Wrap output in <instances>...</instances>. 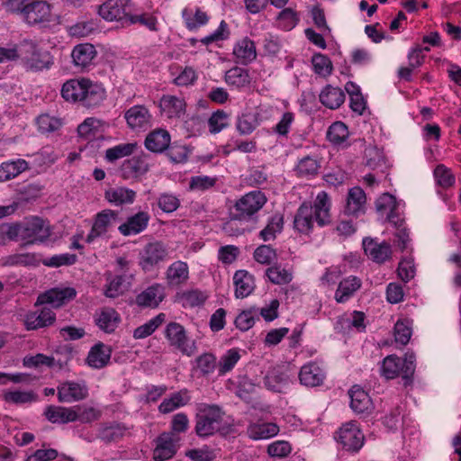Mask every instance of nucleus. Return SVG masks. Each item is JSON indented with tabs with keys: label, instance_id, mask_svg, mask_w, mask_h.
<instances>
[{
	"label": "nucleus",
	"instance_id": "nucleus-27",
	"mask_svg": "<svg viewBox=\"0 0 461 461\" xmlns=\"http://www.w3.org/2000/svg\"><path fill=\"white\" fill-rule=\"evenodd\" d=\"M149 215L146 212H139L129 217L119 226V231L124 236L135 235L143 231L149 221Z\"/></svg>",
	"mask_w": 461,
	"mask_h": 461
},
{
	"label": "nucleus",
	"instance_id": "nucleus-9",
	"mask_svg": "<svg viewBox=\"0 0 461 461\" xmlns=\"http://www.w3.org/2000/svg\"><path fill=\"white\" fill-rule=\"evenodd\" d=\"M167 257V246L161 241H152L146 244L140 253V266L144 271L149 272Z\"/></svg>",
	"mask_w": 461,
	"mask_h": 461
},
{
	"label": "nucleus",
	"instance_id": "nucleus-61",
	"mask_svg": "<svg viewBox=\"0 0 461 461\" xmlns=\"http://www.w3.org/2000/svg\"><path fill=\"white\" fill-rule=\"evenodd\" d=\"M434 177L437 184L442 188H448L455 184V176L450 169L440 164L434 169Z\"/></svg>",
	"mask_w": 461,
	"mask_h": 461
},
{
	"label": "nucleus",
	"instance_id": "nucleus-5",
	"mask_svg": "<svg viewBox=\"0 0 461 461\" xmlns=\"http://www.w3.org/2000/svg\"><path fill=\"white\" fill-rule=\"evenodd\" d=\"M15 238L25 244L43 242L51 235L50 225L40 217H32L22 223L14 224Z\"/></svg>",
	"mask_w": 461,
	"mask_h": 461
},
{
	"label": "nucleus",
	"instance_id": "nucleus-13",
	"mask_svg": "<svg viewBox=\"0 0 461 461\" xmlns=\"http://www.w3.org/2000/svg\"><path fill=\"white\" fill-rule=\"evenodd\" d=\"M118 219V212L105 209L98 212L95 218L94 224L88 235L86 242L91 243L96 238L104 235Z\"/></svg>",
	"mask_w": 461,
	"mask_h": 461
},
{
	"label": "nucleus",
	"instance_id": "nucleus-47",
	"mask_svg": "<svg viewBox=\"0 0 461 461\" xmlns=\"http://www.w3.org/2000/svg\"><path fill=\"white\" fill-rule=\"evenodd\" d=\"M166 321V314L161 312L150 319L148 322L136 328L133 331V338L142 339L150 336Z\"/></svg>",
	"mask_w": 461,
	"mask_h": 461
},
{
	"label": "nucleus",
	"instance_id": "nucleus-6",
	"mask_svg": "<svg viewBox=\"0 0 461 461\" xmlns=\"http://www.w3.org/2000/svg\"><path fill=\"white\" fill-rule=\"evenodd\" d=\"M267 203V197L261 191H252L244 194L234 204L230 212L232 220L248 221Z\"/></svg>",
	"mask_w": 461,
	"mask_h": 461
},
{
	"label": "nucleus",
	"instance_id": "nucleus-63",
	"mask_svg": "<svg viewBox=\"0 0 461 461\" xmlns=\"http://www.w3.org/2000/svg\"><path fill=\"white\" fill-rule=\"evenodd\" d=\"M127 22L130 24L140 23L151 32L158 31V19L154 15L147 13L134 15L129 14L127 16Z\"/></svg>",
	"mask_w": 461,
	"mask_h": 461
},
{
	"label": "nucleus",
	"instance_id": "nucleus-18",
	"mask_svg": "<svg viewBox=\"0 0 461 461\" xmlns=\"http://www.w3.org/2000/svg\"><path fill=\"white\" fill-rule=\"evenodd\" d=\"M56 321V314L49 307L29 312L24 317V326L27 330H34L52 325Z\"/></svg>",
	"mask_w": 461,
	"mask_h": 461
},
{
	"label": "nucleus",
	"instance_id": "nucleus-56",
	"mask_svg": "<svg viewBox=\"0 0 461 461\" xmlns=\"http://www.w3.org/2000/svg\"><path fill=\"white\" fill-rule=\"evenodd\" d=\"M196 366L202 375L208 376L217 368L216 357L211 353H203L196 360Z\"/></svg>",
	"mask_w": 461,
	"mask_h": 461
},
{
	"label": "nucleus",
	"instance_id": "nucleus-29",
	"mask_svg": "<svg viewBox=\"0 0 461 461\" xmlns=\"http://www.w3.org/2000/svg\"><path fill=\"white\" fill-rule=\"evenodd\" d=\"M150 118L149 110L143 105H134L125 113L126 122L131 129L148 128Z\"/></svg>",
	"mask_w": 461,
	"mask_h": 461
},
{
	"label": "nucleus",
	"instance_id": "nucleus-34",
	"mask_svg": "<svg viewBox=\"0 0 461 461\" xmlns=\"http://www.w3.org/2000/svg\"><path fill=\"white\" fill-rule=\"evenodd\" d=\"M44 416L51 423H62L76 421L73 407L49 405L44 411Z\"/></svg>",
	"mask_w": 461,
	"mask_h": 461
},
{
	"label": "nucleus",
	"instance_id": "nucleus-36",
	"mask_svg": "<svg viewBox=\"0 0 461 461\" xmlns=\"http://www.w3.org/2000/svg\"><path fill=\"white\" fill-rule=\"evenodd\" d=\"M120 321V315L113 308L102 309L95 318L96 325L106 333L114 331Z\"/></svg>",
	"mask_w": 461,
	"mask_h": 461
},
{
	"label": "nucleus",
	"instance_id": "nucleus-43",
	"mask_svg": "<svg viewBox=\"0 0 461 461\" xmlns=\"http://www.w3.org/2000/svg\"><path fill=\"white\" fill-rule=\"evenodd\" d=\"M224 79L229 86L237 88L249 86L251 81L249 71L240 67H234L229 69L225 73Z\"/></svg>",
	"mask_w": 461,
	"mask_h": 461
},
{
	"label": "nucleus",
	"instance_id": "nucleus-59",
	"mask_svg": "<svg viewBox=\"0 0 461 461\" xmlns=\"http://www.w3.org/2000/svg\"><path fill=\"white\" fill-rule=\"evenodd\" d=\"M106 280L108 281L104 290V294L106 297L115 298L122 294L126 288L124 284L125 280L122 276H112L109 275Z\"/></svg>",
	"mask_w": 461,
	"mask_h": 461
},
{
	"label": "nucleus",
	"instance_id": "nucleus-52",
	"mask_svg": "<svg viewBox=\"0 0 461 461\" xmlns=\"http://www.w3.org/2000/svg\"><path fill=\"white\" fill-rule=\"evenodd\" d=\"M346 89L350 97V108L357 114H362L366 109V102L359 88L352 82L347 84Z\"/></svg>",
	"mask_w": 461,
	"mask_h": 461
},
{
	"label": "nucleus",
	"instance_id": "nucleus-10",
	"mask_svg": "<svg viewBox=\"0 0 461 461\" xmlns=\"http://www.w3.org/2000/svg\"><path fill=\"white\" fill-rule=\"evenodd\" d=\"M336 439L352 452L358 451L364 444V435L354 421L344 424L336 433Z\"/></svg>",
	"mask_w": 461,
	"mask_h": 461
},
{
	"label": "nucleus",
	"instance_id": "nucleus-7",
	"mask_svg": "<svg viewBox=\"0 0 461 461\" xmlns=\"http://www.w3.org/2000/svg\"><path fill=\"white\" fill-rule=\"evenodd\" d=\"M196 416L195 432L199 437L212 435L222 420L223 412L218 405H204Z\"/></svg>",
	"mask_w": 461,
	"mask_h": 461
},
{
	"label": "nucleus",
	"instance_id": "nucleus-17",
	"mask_svg": "<svg viewBox=\"0 0 461 461\" xmlns=\"http://www.w3.org/2000/svg\"><path fill=\"white\" fill-rule=\"evenodd\" d=\"M366 197L364 190L359 186H354L348 192L344 214L357 218L365 213Z\"/></svg>",
	"mask_w": 461,
	"mask_h": 461
},
{
	"label": "nucleus",
	"instance_id": "nucleus-46",
	"mask_svg": "<svg viewBox=\"0 0 461 461\" xmlns=\"http://www.w3.org/2000/svg\"><path fill=\"white\" fill-rule=\"evenodd\" d=\"M40 263V259L34 253H17L6 257L3 265L8 267H35Z\"/></svg>",
	"mask_w": 461,
	"mask_h": 461
},
{
	"label": "nucleus",
	"instance_id": "nucleus-33",
	"mask_svg": "<svg viewBox=\"0 0 461 461\" xmlns=\"http://www.w3.org/2000/svg\"><path fill=\"white\" fill-rule=\"evenodd\" d=\"M233 283L237 298L249 296L255 288L254 277L246 270L236 271L233 276Z\"/></svg>",
	"mask_w": 461,
	"mask_h": 461
},
{
	"label": "nucleus",
	"instance_id": "nucleus-19",
	"mask_svg": "<svg viewBox=\"0 0 461 461\" xmlns=\"http://www.w3.org/2000/svg\"><path fill=\"white\" fill-rule=\"evenodd\" d=\"M159 107L161 113L167 118H181L185 113L186 103L184 98L172 95H164L159 101Z\"/></svg>",
	"mask_w": 461,
	"mask_h": 461
},
{
	"label": "nucleus",
	"instance_id": "nucleus-12",
	"mask_svg": "<svg viewBox=\"0 0 461 461\" xmlns=\"http://www.w3.org/2000/svg\"><path fill=\"white\" fill-rule=\"evenodd\" d=\"M179 437L173 432H164L156 439V447L153 451L155 461H166L172 458L177 451Z\"/></svg>",
	"mask_w": 461,
	"mask_h": 461
},
{
	"label": "nucleus",
	"instance_id": "nucleus-24",
	"mask_svg": "<svg viewBox=\"0 0 461 461\" xmlns=\"http://www.w3.org/2000/svg\"><path fill=\"white\" fill-rule=\"evenodd\" d=\"M232 54L236 63L241 65L249 64L257 58L254 41L248 37L242 38L234 45Z\"/></svg>",
	"mask_w": 461,
	"mask_h": 461
},
{
	"label": "nucleus",
	"instance_id": "nucleus-55",
	"mask_svg": "<svg viewBox=\"0 0 461 461\" xmlns=\"http://www.w3.org/2000/svg\"><path fill=\"white\" fill-rule=\"evenodd\" d=\"M258 125V122L256 114L250 113L239 116L236 122V128L241 135L250 134Z\"/></svg>",
	"mask_w": 461,
	"mask_h": 461
},
{
	"label": "nucleus",
	"instance_id": "nucleus-58",
	"mask_svg": "<svg viewBox=\"0 0 461 461\" xmlns=\"http://www.w3.org/2000/svg\"><path fill=\"white\" fill-rule=\"evenodd\" d=\"M348 136L347 125L342 122H333L327 132L329 140L335 144H340L346 140Z\"/></svg>",
	"mask_w": 461,
	"mask_h": 461
},
{
	"label": "nucleus",
	"instance_id": "nucleus-16",
	"mask_svg": "<svg viewBox=\"0 0 461 461\" xmlns=\"http://www.w3.org/2000/svg\"><path fill=\"white\" fill-rule=\"evenodd\" d=\"M88 389L85 382H65L58 386V399L60 402H71L87 397Z\"/></svg>",
	"mask_w": 461,
	"mask_h": 461
},
{
	"label": "nucleus",
	"instance_id": "nucleus-3",
	"mask_svg": "<svg viewBox=\"0 0 461 461\" xmlns=\"http://www.w3.org/2000/svg\"><path fill=\"white\" fill-rule=\"evenodd\" d=\"M18 59L24 68L31 71H41L49 69L54 64V59L50 51L40 47L31 40L23 41L18 46Z\"/></svg>",
	"mask_w": 461,
	"mask_h": 461
},
{
	"label": "nucleus",
	"instance_id": "nucleus-51",
	"mask_svg": "<svg viewBox=\"0 0 461 461\" xmlns=\"http://www.w3.org/2000/svg\"><path fill=\"white\" fill-rule=\"evenodd\" d=\"M283 225V216L276 214L270 219L267 225L259 232V237L264 241L273 240L276 239V234L282 231Z\"/></svg>",
	"mask_w": 461,
	"mask_h": 461
},
{
	"label": "nucleus",
	"instance_id": "nucleus-39",
	"mask_svg": "<svg viewBox=\"0 0 461 461\" xmlns=\"http://www.w3.org/2000/svg\"><path fill=\"white\" fill-rule=\"evenodd\" d=\"M170 135L165 130H158L150 132L146 140V148L152 152H162L169 147Z\"/></svg>",
	"mask_w": 461,
	"mask_h": 461
},
{
	"label": "nucleus",
	"instance_id": "nucleus-48",
	"mask_svg": "<svg viewBox=\"0 0 461 461\" xmlns=\"http://www.w3.org/2000/svg\"><path fill=\"white\" fill-rule=\"evenodd\" d=\"M137 143H121L105 151V159L108 162H114L120 158L129 157L134 153Z\"/></svg>",
	"mask_w": 461,
	"mask_h": 461
},
{
	"label": "nucleus",
	"instance_id": "nucleus-53",
	"mask_svg": "<svg viewBox=\"0 0 461 461\" xmlns=\"http://www.w3.org/2000/svg\"><path fill=\"white\" fill-rule=\"evenodd\" d=\"M73 409L76 420H79L82 423H90L101 417V411L91 406L76 405Z\"/></svg>",
	"mask_w": 461,
	"mask_h": 461
},
{
	"label": "nucleus",
	"instance_id": "nucleus-38",
	"mask_svg": "<svg viewBox=\"0 0 461 461\" xmlns=\"http://www.w3.org/2000/svg\"><path fill=\"white\" fill-rule=\"evenodd\" d=\"M279 432V427L276 423H252L247 429L248 436L254 440L267 439Z\"/></svg>",
	"mask_w": 461,
	"mask_h": 461
},
{
	"label": "nucleus",
	"instance_id": "nucleus-45",
	"mask_svg": "<svg viewBox=\"0 0 461 461\" xmlns=\"http://www.w3.org/2000/svg\"><path fill=\"white\" fill-rule=\"evenodd\" d=\"M241 356L238 348H230L223 354L217 362L218 374L220 376L230 372L240 361Z\"/></svg>",
	"mask_w": 461,
	"mask_h": 461
},
{
	"label": "nucleus",
	"instance_id": "nucleus-62",
	"mask_svg": "<svg viewBox=\"0 0 461 461\" xmlns=\"http://www.w3.org/2000/svg\"><path fill=\"white\" fill-rule=\"evenodd\" d=\"M39 131L42 133H50L58 131L61 125V120L49 114H41L37 118Z\"/></svg>",
	"mask_w": 461,
	"mask_h": 461
},
{
	"label": "nucleus",
	"instance_id": "nucleus-31",
	"mask_svg": "<svg viewBox=\"0 0 461 461\" xmlns=\"http://www.w3.org/2000/svg\"><path fill=\"white\" fill-rule=\"evenodd\" d=\"M324 378L323 370L315 363L304 365L299 374L301 384L310 387L321 385Z\"/></svg>",
	"mask_w": 461,
	"mask_h": 461
},
{
	"label": "nucleus",
	"instance_id": "nucleus-4",
	"mask_svg": "<svg viewBox=\"0 0 461 461\" xmlns=\"http://www.w3.org/2000/svg\"><path fill=\"white\" fill-rule=\"evenodd\" d=\"M415 371V356L412 353L405 354L404 358L395 355L387 356L382 361L380 373L385 379H394L401 376L404 381V385H409L412 382V376Z\"/></svg>",
	"mask_w": 461,
	"mask_h": 461
},
{
	"label": "nucleus",
	"instance_id": "nucleus-23",
	"mask_svg": "<svg viewBox=\"0 0 461 461\" xmlns=\"http://www.w3.org/2000/svg\"><path fill=\"white\" fill-rule=\"evenodd\" d=\"M188 278V265L181 260L173 262L166 271V280L169 287H179L185 284Z\"/></svg>",
	"mask_w": 461,
	"mask_h": 461
},
{
	"label": "nucleus",
	"instance_id": "nucleus-28",
	"mask_svg": "<svg viewBox=\"0 0 461 461\" xmlns=\"http://www.w3.org/2000/svg\"><path fill=\"white\" fill-rule=\"evenodd\" d=\"M350 407L356 413H368L373 408L370 396L360 386L354 385L348 392Z\"/></svg>",
	"mask_w": 461,
	"mask_h": 461
},
{
	"label": "nucleus",
	"instance_id": "nucleus-35",
	"mask_svg": "<svg viewBox=\"0 0 461 461\" xmlns=\"http://www.w3.org/2000/svg\"><path fill=\"white\" fill-rule=\"evenodd\" d=\"M29 169V163L23 158L3 162L0 165V182L11 180Z\"/></svg>",
	"mask_w": 461,
	"mask_h": 461
},
{
	"label": "nucleus",
	"instance_id": "nucleus-32",
	"mask_svg": "<svg viewBox=\"0 0 461 461\" xmlns=\"http://www.w3.org/2000/svg\"><path fill=\"white\" fill-rule=\"evenodd\" d=\"M86 77L67 80L61 87V96L70 103H80L86 87Z\"/></svg>",
	"mask_w": 461,
	"mask_h": 461
},
{
	"label": "nucleus",
	"instance_id": "nucleus-42",
	"mask_svg": "<svg viewBox=\"0 0 461 461\" xmlns=\"http://www.w3.org/2000/svg\"><path fill=\"white\" fill-rule=\"evenodd\" d=\"M136 192L126 187H115L107 190L104 194L105 199L115 205L132 203Z\"/></svg>",
	"mask_w": 461,
	"mask_h": 461
},
{
	"label": "nucleus",
	"instance_id": "nucleus-15",
	"mask_svg": "<svg viewBox=\"0 0 461 461\" xmlns=\"http://www.w3.org/2000/svg\"><path fill=\"white\" fill-rule=\"evenodd\" d=\"M77 291L73 287H55L38 296L37 303H49L54 307H59L66 302L74 299Z\"/></svg>",
	"mask_w": 461,
	"mask_h": 461
},
{
	"label": "nucleus",
	"instance_id": "nucleus-20",
	"mask_svg": "<svg viewBox=\"0 0 461 461\" xmlns=\"http://www.w3.org/2000/svg\"><path fill=\"white\" fill-rule=\"evenodd\" d=\"M97 55L95 47L90 43H81L76 45L71 52L73 64L77 68H87L94 63Z\"/></svg>",
	"mask_w": 461,
	"mask_h": 461
},
{
	"label": "nucleus",
	"instance_id": "nucleus-44",
	"mask_svg": "<svg viewBox=\"0 0 461 461\" xmlns=\"http://www.w3.org/2000/svg\"><path fill=\"white\" fill-rule=\"evenodd\" d=\"M320 167V161L316 158L306 156L299 160L294 171L297 176L311 177L318 174Z\"/></svg>",
	"mask_w": 461,
	"mask_h": 461
},
{
	"label": "nucleus",
	"instance_id": "nucleus-50",
	"mask_svg": "<svg viewBox=\"0 0 461 461\" xmlns=\"http://www.w3.org/2000/svg\"><path fill=\"white\" fill-rule=\"evenodd\" d=\"M266 276L271 283L279 285L289 284L293 280V272L280 265L268 267L266 270Z\"/></svg>",
	"mask_w": 461,
	"mask_h": 461
},
{
	"label": "nucleus",
	"instance_id": "nucleus-40",
	"mask_svg": "<svg viewBox=\"0 0 461 461\" xmlns=\"http://www.w3.org/2000/svg\"><path fill=\"white\" fill-rule=\"evenodd\" d=\"M190 401L187 390H181L174 393L168 398H165L158 406L161 413L167 414L174 411L179 407L186 405Z\"/></svg>",
	"mask_w": 461,
	"mask_h": 461
},
{
	"label": "nucleus",
	"instance_id": "nucleus-22",
	"mask_svg": "<svg viewBox=\"0 0 461 461\" xmlns=\"http://www.w3.org/2000/svg\"><path fill=\"white\" fill-rule=\"evenodd\" d=\"M165 298L164 287L160 284H153L136 296V303L140 307L156 308Z\"/></svg>",
	"mask_w": 461,
	"mask_h": 461
},
{
	"label": "nucleus",
	"instance_id": "nucleus-14",
	"mask_svg": "<svg viewBox=\"0 0 461 461\" xmlns=\"http://www.w3.org/2000/svg\"><path fill=\"white\" fill-rule=\"evenodd\" d=\"M365 254L377 264H383L392 257V247L388 242H377L372 238L363 240Z\"/></svg>",
	"mask_w": 461,
	"mask_h": 461
},
{
	"label": "nucleus",
	"instance_id": "nucleus-2",
	"mask_svg": "<svg viewBox=\"0 0 461 461\" xmlns=\"http://www.w3.org/2000/svg\"><path fill=\"white\" fill-rule=\"evenodd\" d=\"M5 6L8 12L21 14L30 25L52 21L51 5L44 0H7Z\"/></svg>",
	"mask_w": 461,
	"mask_h": 461
},
{
	"label": "nucleus",
	"instance_id": "nucleus-64",
	"mask_svg": "<svg viewBox=\"0 0 461 461\" xmlns=\"http://www.w3.org/2000/svg\"><path fill=\"white\" fill-rule=\"evenodd\" d=\"M254 259L262 265H269L276 259V252L269 245H260L254 251Z\"/></svg>",
	"mask_w": 461,
	"mask_h": 461
},
{
	"label": "nucleus",
	"instance_id": "nucleus-49",
	"mask_svg": "<svg viewBox=\"0 0 461 461\" xmlns=\"http://www.w3.org/2000/svg\"><path fill=\"white\" fill-rule=\"evenodd\" d=\"M264 384L268 390L282 393L287 384V376L280 371L273 369L266 375Z\"/></svg>",
	"mask_w": 461,
	"mask_h": 461
},
{
	"label": "nucleus",
	"instance_id": "nucleus-37",
	"mask_svg": "<svg viewBox=\"0 0 461 461\" xmlns=\"http://www.w3.org/2000/svg\"><path fill=\"white\" fill-rule=\"evenodd\" d=\"M98 14L106 21H120L126 18L124 7L120 5L119 0H107L98 7Z\"/></svg>",
	"mask_w": 461,
	"mask_h": 461
},
{
	"label": "nucleus",
	"instance_id": "nucleus-30",
	"mask_svg": "<svg viewBox=\"0 0 461 461\" xmlns=\"http://www.w3.org/2000/svg\"><path fill=\"white\" fill-rule=\"evenodd\" d=\"M345 93L338 86L327 85L320 93L319 100L327 108L335 110L341 106L345 102Z\"/></svg>",
	"mask_w": 461,
	"mask_h": 461
},
{
	"label": "nucleus",
	"instance_id": "nucleus-54",
	"mask_svg": "<svg viewBox=\"0 0 461 461\" xmlns=\"http://www.w3.org/2000/svg\"><path fill=\"white\" fill-rule=\"evenodd\" d=\"M313 70L319 76L323 77H329L332 73V62L330 59L321 53L314 54L312 58Z\"/></svg>",
	"mask_w": 461,
	"mask_h": 461
},
{
	"label": "nucleus",
	"instance_id": "nucleus-11",
	"mask_svg": "<svg viewBox=\"0 0 461 461\" xmlns=\"http://www.w3.org/2000/svg\"><path fill=\"white\" fill-rule=\"evenodd\" d=\"M149 170V155L144 153L125 159L120 167L121 176L125 180L138 179Z\"/></svg>",
	"mask_w": 461,
	"mask_h": 461
},
{
	"label": "nucleus",
	"instance_id": "nucleus-41",
	"mask_svg": "<svg viewBox=\"0 0 461 461\" xmlns=\"http://www.w3.org/2000/svg\"><path fill=\"white\" fill-rule=\"evenodd\" d=\"M361 286V281L356 276H348L340 281L335 293V299L338 303L348 301L354 293Z\"/></svg>",
	"mask_w": 461,
	"mask_h": 461
},
{
	"label": "nucleus",
	"instance_id": "nucleus-21",
	"mask_svg": "<svg viewBox=\"0 0 461 461\" xmlns=\"http://www.w3.org/2000/svg\"><path fill=\"white\" fill-rule=\"evenodd\" d=\"M85 86L80 103L88 108L100 105L106 96L104 88L100 84L88 78L86 79Z\"/></svg>",
	"mask_w": 461,
	"mask_h": 461
},
{
	"label": "nucleus",
	"instance_id": "nucleus-26",
	"mask_svg": "<svg viewBox=\"0 0 461 461\" xmlns=\"http://www.w3.org/2000/svg\"><path fill=\"white\" fill-rule=\"evenodd\" d=\"M111 354L110 347L99 342L90 348L86 361L90 367L101 369L108 365Z\"/></svg>",
	"mask_w": 461,
	"mask_h": 461
},
{
	"label": "nucleus",
	"instance_id": "nucleus-8",
	"mask_svg": "<svg viewBox=\"0 0 461 461\" xmlns=\"http://www.w3.org/2000/svg\"><path fill=\"white\" fill-rule=\"evenodd\" d=\"M165 337L169 345L188 357L196 351L195 343L190 340L185 329L180 323L169 322L165 329Z\"/></svg>",
	"mask_w": 461,
	"mask_h": 461
},
{
	"label": "nucleus",
	"instance_id": "nucleus-60",
	"mask_svg": "<svg viewBox=\"0 0 461 461\" xmlns=\"http://www.w3.org/2000/svg\"><path fill=\"white\" fill-rule=\"evenodd\" d=\"M258 311L255 308L242 311L235 319V326L241 331H247L255 324Z\"/></svg>",
	"mask_w": 461,
	"mask_h": 461
},
{
	"label": "nucleus",
	"instance_id": "nucleus-57",
	"mask_svg": "<svg viewBox=\"0 0 461 461\" xmlns=\"http://www.w3.org/2000/svg\"><path fill=\"white\" fill-rule=\"evenodd\" d=\"M36 395L32 392L6 391L3 393V399L8 403L23 404L36 401Z\"/></svg>",
	"mask_w": 461,
	"mask_h": 461
},
{
	"label": "nucleus",
	"instance_id": "nucleus-25",
	"mask_svg": "<svg viewBox=\"0 0 461 461\" xmlns=\"http://www.w3.org/2000/svg\"><path fill=\"white\" fill-rule=\"evenodd\" d=\"M375 208L382 215L385 214L386 219L393 226H397L401 221L400 215L396 212L397 203L393 195L384 193L375 202Z\"/></svg>",
	"mask_w": 461,
	"mask_h": 461
},
{
	"label": "nucleus",
	"instance_id": "nucleus-1",
	"mask_svg": "<svg viewBox=\"0 0 461 461\" xmlns=\"http://www.w3.org/2000/svg\"><path fill=\"white\" fill-rule=\"evenodd\" d=\"M330 199L324 191L320 192L313 204L303 203L294 216V228L303 234H309L314 222L323 227L331 221Z\"/></svg>",
	"mask_w": 461,
	"mask_h": 461
}]
</instances>
